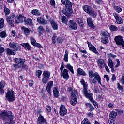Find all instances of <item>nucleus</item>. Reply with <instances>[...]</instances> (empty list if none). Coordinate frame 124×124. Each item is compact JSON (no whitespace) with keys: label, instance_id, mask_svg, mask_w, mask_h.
<instances>
[{"label":"nucleus","instance_id":"f257e3e1","mask_svg":"<svg viewBox=\"0 0 124 124\" xmlns=\"http://www.w3.org/2000/svg\"><path fill=\"white\" fill-rule=\"evenodd\" d=\"M13 61L14 62L16 63L12 65L13 69H14L15 71H16L18 68H20L21 70H27V69H29L28 65L25 64V62H26V59L21 57L14 58L13 59Z\"/></svg>","mask_w":124,"mask_h":124},{"label":"nucleus","instance_id":"f03ea898","mask_svg":"<svg viewBox=\"0 0 124 124\" xmlns=\"http://www.w3.org/2000/svg\"><path fill=\"white\" fill-rule=\"evenodd\" d=\"M7 118L9 119L10 122H6L4 124H15V120H14L15 117L11 111L5 110L4 111L0 112V119H2V120H6Z\"/></svg>","mask_w":124,"mask_h":124},{"label":"nucleus","instance_id":"7ed1b4c3","mask_svg":"<svg viewBox=\"0 0 124 124\" xmlns=\"http://www.w3.org/2000/svg\"><path fill=\"white\" fill-rule=\"evenodd\" d=\"M9 46L10 48H13V49H14V50H12V49L10 48H7L6 49V54L8 56H11V55H16V51H18L19 50V48L17 46V43L15 42L10 43Z\"/></svg>","mask_w":124,"mask_h":124},{"label":"nucleus","instance_id":"20e7f679","mask_svg":"<svg viewBox=\"0 0 124 124\" xmlns=\"http://www.w3.org/2000/svg\"><path fill=\"white\" fill-rule=\"evenodd\" d=\"M98 83L100 85H101V78L98 74V73H94V78L93 79H89V83L91 86L93 85H96V83Z\"/></svg>","mask_w":124,"mask_h":124},{"label":"nucleus","instance_id":"39448f33","mask_svg":"<svg viewBox=\"0 0 124 124\" xmlns=\"http://www.w3.org/2000/svg\"><path fill=\"white\" fill-rule=\"evenodd\" d=\"M101 34V42L104 44H107V43H108V42H109V37L110 36V33H109L107 31H102Z\"/></svg>","mask_w":124,"mask_h":124},{"label":"nucleus","instance_id":"423d86ee","mask_svg":"<svg viewBox=\"0 0 124 124\" xmlns=\"http://www.w3.org/2000/svg\"><path fill=\"white\" fill-rule=\"evenodd\" d=\"M14 18H15V13H12L11 16H6V21L8 23V25L11 26V27H12L13 28H14L15 26L14 25Z\"/></svg>","mask_w":124,"mask_h":124},{"label":"nucleus","instance_id":"0eeeda50","mask_svg":"<svg viewBox=\"0 0 124 124\" xmlns=\"http://www.w3.org/2000/svg\"><path fill=\"white\" fill-rule=\"evenodd\" d=\"M14 91L13 90L9 91V90L8 89V92L6 93V98L9 102H12V101H14V100L16 99L15 96H14Z\"/></svg>","mask_w":124,"mask_h":124},{"label":"nucleus","instance_id":"6e6552de","mask_svg":"<svg viewBox=\"0 0 124 124\" xmlns=\"http://www.w3.org/2000/svg\"><path fill=\"white\" fill-rule=\"evenodd\" d=\"M114 40L116 42V44L120 46V48H123V49H124V39H123V37L121 36H117L115 37Z\"/></svg>","mask_w":124,"mask_h":124},{"label":"nucleus","instance_id":"1a4fd4ad","mask_svg":"<svg viewBox=\"0 0 124 124\" xmlns=\"http://www.w3.org/2000/svg\"><path fill=\"white\" fill-rule=\"evenodd\" d=\"M84 93L87 98H89V100L93 98V94L90 90H88V87L86 86H85V88L83 89Z\"/></svg>","mask_w":124,"mask_h":124},{"label":"nucleus","instance_id":"9d476101","mask_svg":"<svg viewBox=\"0 0 124 124\" xmlns=\"http://www.w3.org/2000/svg\"><path fill=\"white\" fill-rule=\"evenodd\" d=\"M60 115L61 117H64L67 114V110L65 108V106L63 105H61L60 108Z\"/></svg>","mask_w":124,"mask_h":124},{"label":"nucleus","instance_id":"9b49d317","mask_svg":"<svg viewBox=\"0 0 124 124\" xmlns=\"http://www.w3.org/2000/svg\"><path fill=\"white\" fill-rule=\"evenodd\" d=\"M37 124H48V122L43 116L40 114L37 119Z\"/></svg>","mask_w":124,"mask_h":124},{"label":"nucleus","instance_id":"f8f14e48","mask_svg":"<svg viewBox=\"0 0 124 124\" xmlns=\"http://www.w3.org/2000/svg\"><path fill=\"white\" fill-rule=\"evenodd\" d=\"M25 18L26 17L23 16L22 15H17L15 17L16 23L19 24V23H23L25 21Z\"/></svg>","mask_w":124,"mask_h":124},{"label":"nucleus","instance_id":"ddd939ff","mask_svg":"<svg viewBox=\"0 0 124 124\" xmlns=\"http://www.w3.org/2000/svg\"><path fill=\"white\" fill-rule=\"evenodd\" d=\"M113 16H114L117 24H123V22H124V19H123V18H122L121 17H120V16L118 15V13H114Z\"/></svg>","mask_w":124,"mask_h":124},{"label":"nucleus","instance_id":"4468645a","mask_svg":"<svg viewBox=\"0 0 124 124\" xmlns=\"http://www.w3.org/2000/svg\"><path fill=\"white\" fill-rule=\"evenodd\" d=\"M68 26L69 29H71V30H77V23L74 20H71L69 21Z\"/></svg>","mask_w":124,"mask_h":124},{"label":"nucleus","instance_id":"2eb2a0df","mask_svg":"<svg viewBox=\"0 0 124 124\" xmlns=\"http://www.w3.org/2000/svg\"><path fill=\"white\" fill-rule=\"evenodd\" d=\"M97 64L99 68L100 69H102V68H104V66L106 65L104 60L102 59H98L97 60Z\"/></svg>","mask_w":124,"mask_h":124},{"label":"nucleus","instance_id":"dca6fc26","mask_svg":"<svg viewBox=\"0 0 124 124\" xmlns=\"http://www.w3.org/2000/svg\"><path fill=\"white\" fill-rule=\"evenodd\" d=\"M54 82L53 81H49L47 83L46 86V92L48 93V94L51 96L52 94V92H51V88L53 87Z\"/></svg>","mask_w":124,"mask_h":124},{"label":"nucleus","instance_id":"f3484780","mask_svg":"<svg viewBox=\"0 0 124 124\" xmlns=\"http://www.w3.org/2000/svg\"><path fill=\"white\" fill-rule=\"evenodd\" d=\"M62 12L67 17L69 18L72 15V9L65 8V10H63Z\"/></svg>","mask_w":124,"mask_h":124},{"label":"nucleus","instance_id":"a211bd4d","mask_svg":"<svg viewBox=\"0 0 124 124\" xmlns=\"http://www.w3.org/2000/svg\"><path fill=\"white\" fill-rule=\"evenodd\" d=\"M88 47H89V50L90 51H92V52H93V53H95L96 55H99V53H98V51L96 50L95 46H93L92 44L89 43Z\"/></svg>","mask_w":124,"mask_h":124},{"label":"nucleus","instance_id":"6ab92c4d","mask_svg":"<svg viewBox=\"0 0 124 124\" xmlns=\"http://www.w3.org/2000/svg\"><path fill=\"white\" fill-rule=\"evenodd\" d=\"M37 22H38L40 25H43V26H45V25H47V20L42 17L37 18Z\"/></svg>","mask_w":124,"mask_h":124},{"label":"nucleus","instance_id":"aec40b11","mask_svg":"<svg viewBox=\"0 0 124 124\" xmlns=\"http://www.w3.org/2000/svg\"><path fill=\"white\" fill-rule=\"evenodd\" d=\"M87 22L90 28H93V29H94V28H95V26H94V24L93 22V19H92V18L91 17L88 18L87 19Z\"/></svg>","mask_w":124,"mask_h":124},{"label":"nucleus","instance_id":"412c9836","mask_svg":"<svg viewBox=\"0 0 124 124\" xmlns=\"http://www.w3.org/2000/svg\"><path fill=\"white\" fill-rule=\"evenodd\" d=\"M24 23L25 25H28L29 26H33V22H32V19L31 18H26V17L24 18Z\"/></svg>","mask_w":124,"mask_h":124},{"label":"nucleus","instance_id":"4be33fe9","mask_svg":"<svg viewBox=\"0 0 124 124\" xmlns=\"http://www.w3.org/2000/svg\"><path fill=\"white\" fill-rule=\"evenodd\" d=\"M62 76L64 79L65 80H68L69 78V75H68V70L66 69H64L62 72Z\"/></svg>","mask_w":124,"mask_h":124},{"label":"nucleus","instance_id":"5701e85b","mask_svg":"<svg viewBox=\"0 0 124 124\" xmlns=\"http://www.w3.org/2000/svg\"><path fill=\"white\" fill-rule=\"evenodd\" d=\"M50 23L51 25V27L52 29L54 30H58V23L55 21V20L53 19L50 21Z\"/></svg>","mask_w":124,"mask_h":124},{"label":"nucleus","instance_id":"b1692460","mask_svg":"<svg viewBox=\"0 0 124 124\" xmlns=\"http://www.w3.org/2000/svg\"><path fill=\"white\" fill-rule=\"evenodd\" d=\"M59 18L61 19V22L63 23V24H65L66 25L67 24L68 22V20L66 18V16H61L60 15Z\"/></svg>","mask_w":124,"mask_h":124},{"label":"nucleus","instance_id":"393cba45","mask_svg":"<svg viewBox=\"0 0 124 124\" xmlns=\"http://www.w3.org/2000/svg\"><path fill=\"white\" fill-rule=\"evenodd\" d=\"M78 74L77 75V76H79L80 75H82V76H87L86 72L81 68L78 69Z\"/></svg>","mask_w":124,"mask_h":124},{"label":"nucleus","instance_id":"a878e982","mask_svg":"<svg viewBox=\"0 0 124 124\" xmlns=\"http://www.w3.org/2000/svg\"><path fill=\"white\" fill-rule=\"evenodd\" d=\"M5 86V83L4 82L1 81L0 83V94H4V90H3V88Z\"/></svg>","mask_w":124,"mask_h":124},{"label":"nucleus","instance_id":"bb28decb","mask_svg":"<svg viewBox=\"0 0 124 124\" xmlns=\"http://www.w3.org/2000/svg\"><path fill=\"white\" fill-rule=\"evenodd\" d=\"M20 45L22 46V47H24V48H26V49H27L29 51H31V45L29 44V43H22Z\"/></svg>","mask_w":124,"mask_h":124},{"label":"nucleus","instance_id":"cd10ccee","mask_svg":"<svg viewBox=\"0 0 124 124\" xmlns=\"http://www.w3.org/2000/svg\"><path fill=\"white\" fill-rule=\"evenodd\" d=\"M22 30L23 31L25 35L28 36V35H30V29L27 27H25V26L22 27Z\"/></svg>","mask_w":124,"mask_h":124},{"label":"nucleus","instance_id":"c85d7f7f","mask_svg":"<svg viewBox=\"0 0 124 124\" xmlns=\"http://www.w3.org/2000/svg\"><path fill=\"white\" fill-rule=\"evenodd\" d=\"M85 106L86 108H89V111L90 112H92V111H93V110H94V107H93V105L90 103H86L85 104Z\"/></svg>","mask_w":124,"mask_h":124},{"label":"nucleus","instance_id":"c756f323","mask_svg":"<svg viewBox=\"0 0 124 124\" xmlns=\"http://www.w3.org/2000/svg\"><path fill=\"white\" fill-rule=\"evenodd\" d=\"M53 95L54 97H56V98H58V97L60 96V93H59V90L56 87L54 88V89H53Z\"/></svg>","mask_w":124,"mask_h":124},{"label":"nucleus","instance_id":"7c9ffc66","mask_svg":"<svg viewBox=\"0 0 124 124\" xmlns=\"http://www.w3.org/2000/svg\"><path fill=\"white\" fill-rule=\"evenodd\" d=\"M37 31L39 32V36H41L43 33L44 32V28L42 27V26H40L38 29Z\"/></svg>","mask_w":124,"mask_h":124},{"label":"nucleus","instance_id":"2f4dec72","mask_svg":"<svg viewBox=\"0 0 124 124\" xmlns=\"http://www.w3.org/2000/svg\"><path fill=\"white\" fill-rule=\"evenodd\" d=\"M43 77H46V78H50L51 76V73L49 71H44L43 73Z\"/></svg>","mask_w":124,"mask_h":124},{"label":"nucleus","instance_id":"473e14b6","mask_svg":"<svg viewBox=\"0 0 124 124\" xmlns=\"http://www.w3.org/2000/svg\"><path fill=\"white\" fill-rule=\"evenodd\" d=\"M76 22L78 23V24H79V27H84V23L82 18H78L76 20Z\"/></svg>","mask_w":124,"mask_h":124},{"label":"nucleus","instance_id":"72a5a7b5","mask_svg":"<svg viewBox=\"0 0 124 124\" xmlns=\"http://www.w3.org/2000/svg\"><path fill=\"white\" fill-rule=\"evenodd\" d=\"M83 9L85 11V12H87V13H89L91 11H92V9L91 8V7L88 6V5H85L83 6Z\"/></svg>","mask_w":124,"mask_h":124},{"label":"nucleus","instance_id":"f704fd0d","mask_svg":"<svg viewBox=\"0 0 124 124\" xmlns=\"http://www.w3.org/2000/svg\"><path fill=\"white\" fill-rule=\"evenodd\" d=\"M31 13L33 15H36V16H40L41 15L40 11L37 9L32 10Z\"/></svg>","mask_w":124,"mask_h":124},{"label":"nucleus","instance_id":"c9c22d12","mask_svg":"<svg viewBox=\"0 0 124 124\" xmlns=\"http://www.w3.org/2000/svg\"><path fill=\"white\" fill-rule=\"evenodd\" d=\"M4 12L6 16L10 14V10L6 8V6L5 5H4Z\"/></svg>","mask_w":124,"mask_h":124},{"label":"nucleus","instance_id":"e433bc0d","mask_svg":"<svg viewBox=\"0 0 124 124\" xmlns=\"http://www.w3.org/2000/svg\"><path fill=\"white\" fill-rule=\"evenodd\" d=\"M71 94L72 98H77L78 97V93L75 90L72 91Z\"/></svg>","mask_w":124,"mask_h":124},{"label":"nucleus","instance_id":"4c0bfd02","mask_svg":"<svg viewBox=\"0 0 124 124\" xmlns=\"http://www.w3.org/2000/svg\"><path fill=\"white\" fill-rule=\"evenodd\" d=\"M4 28V19L0 18V30Z\"/></svg>","mask_w":124,"mask_h":124},{"label":"nucleus","instance_id":"58836bf2","mask_svg":"<svg viewBox=\"0 0 124 124\" xmlns=\"http://www.w3.org/2000/svg\"><path fill=\"white\" fill-rule=\"evenodd\" d=\"M89 100H90L92 103H93L95 108H98V104L96 101H95V100H93V98H92Z\"/></svg>","mask_w":124,"mask_h":124},{"label":"nucleus","instance_id":"ea45409f","mask_svg":"<svg viewBox=\"0 0 124 124\" xmlns=\"http://www.w3.org/2000/svg\"><path fill=\"white\" fill-rule=\"evenodd\" d=\"M0 36L1 38H5V37L7 36V34H6V30H4L3 31L0 32Z\"/></svg>","mask_w":124,"mask_h":124},{"label":"nucleus","instance_id":"a19ab883","mask_svg":"<svg viewBox=\"0 0 124 124\" xmlns=\"http://www.w3.org/2000/svg\"><path fill=\"white\" fill-rule=\"evenodd\" d=\"M77 98H72V99L70 100V104L71 105H73V106H74L76 105V103H77Z\"/></svg>","mask_w":124,"mask_h":124},{"label":"nucleus","instance_id":"79ce46f5","mask_svg":"<svg viewBox=\"0 0 124 124\" xmlns=\"http://www.w3.org/2000/svg\"><path fill=\"white\" fill-rule=\"evenodd\" d=\"M67 68L70 70V71L72 73V74H74V71L73 70V67L70 65V64H67L66 65Z\"/></svg>","mask_w":124,"mask_h":124},{"label":"nucleus","instance_id":"37998d69","mask_svg":"<svg viewBox=\"0 0 124 124\" xmlns=\"http://www.w3.org/2000/svg\"><path fill=\"white\" fill-rule=\"evenodd\" d=\"M109 117L111 119H115L117 117V113L115 111H112L109 114Z\"/></svg>","mask_w":124,"mask_h":124},{"label":"nucleus","instance_id":"c03bdc74","mask_svg":"<svg viewBox=\"0 0 124 124\" xmlns=\"http://www.w3.org/2000/svg\"><path fill=\"white\" fill-rule=\"evenodd\" d=\"M108 65L109 67H112L114 66V62H113V60L111 59H109L108 61Z\"/></svg>","mask_w":124,"mask_h":124},{"label":"nucleus","instance_id":"a18cd8bd","mask_svg":"<svg viewBox=\"0 0 124 124\" xmlns=\"http://www.w3.org/2000/svg\"><path fill=\"white\" fill-rule=\"evenodd\" d=\"M65 54L64 55V61L65 62H68V51L66 50H65Z\"/></svg>","mask_w":124,"mask_h":124},{"label":"nucleus","instance_id":"49530a36","mask_svg":"<svg viewBox=\"0 0 124 124\" xmlns=\"http://www.w3.org/2000/svg\"><path fill=\"white\" fill-rule=\"evenodd\" d=\"M57 34H54L53 36L52 37V44L54 45L56 44V42H57Z\"/></svg>","mask_w":124,"mask_h":124},{"label":"nucleus","instance_id":"de8ad7c7","mask_svg":"<svg viewBox=\"0 0 124 124\" xmlns=\"http://www.w3.org/2000/svg\"><path fill=\"white\" fill-rule=\"evenodd\" d=\"M48 81H49V78H46L45 77H43V78L42 79V82L43 84H46V83H48Z\"/></svg>","mask_w":124,"mask_h":124},{"label":"nucleus","instance_id":"09e8293b","mask_svg":"<svg viewBox=\"0 0 124 124\" xmlns=\"http://www.w3.org/2000/svg\"><path fill=\"white\" fill-rule=\"evenodd\" d=\"M65 8L68 9H72V3L70 2V1H68V3H67Z\"/></svg>","mask_w":124,"mask_h":124},{"label":"nucleus","instance_id":"8fccbe9b","mask_svg":"<svg viewBox=\"0 0 124 124\" xmlns=\"http://www.w3.org/2000/svg\"><path fill=\"white\" fill-rule=\"evenodd\" d=\"M114 10L115 11L118 12V13H120V12H122V8L118 6H114Z\"/></svg>","mask_w":124,"mask_h":124},{"label":"nucleus","instance_id":"3c124183","mask_svg":"<svg viewBox=\"0 0 124 124\" xmlns=\"http://www.w3.org/2000/svg\"><path fill=\"white\" fill-rule=\"evenodd\" d=\"M93 85H92V89L93 91V92L95 93H99V90L98 88H96V86H94L93 87Z\"/></svg>","mask_w":124,"mask_h":124},{"label":"nucleus","instance_id":"603ef678","mask_svg":"<svg viewBox=\"0 0 124 124\" xmlns=\"http://www.w3.org/2000/svg\"><path fill=\"white\" fill-rule=\"evenodd\" d=\"M109 29L110 30V31H118V27H117V26H115V25H111L109 27Z\"/></svg>","mask_w":124,"mask_h":124},{"label":"nucleus","instance_id":"864d4df0","mask_svg":"<svg viewBox=\"0 0 124 124\" xmlns=\"http://www.w3.org/2000/svg\"><path fill=\"white\" fill-rule=\"evenodd\" d=\"M89 15H90L91 17H92L93 18H95L96 17V15H95V13L94 12L91 11L89 13Z\"/></svg>","mask_w":124,"mask_h":124},{"label":"nucleus","instance_id":"5fc2aeb1","mask_svg":"<svg viewBox=\"0 0 124 124\" xmlns=\"http://www.w3.org/2000/svg\"><path fill=\"white\" fill-rule=\"evenodd\" d=\"M42 73V71L41 70H37L36 71V76H37L38 78H40V76Z\"/></svg>","mask_w":124,"mask_h":124},{"label":"nucleus","instance_id":"6e6d98bb","mask_svg":"<svg viewBox=\"0 0 124 124\" xmlns=\"http://www.w3.org/2000/svg\"><path fill=\"white\" fill-rule=\"evenodd\" d=\"M81 124H92L88 119H84L83 121L81 122Z\"/></svg>","mask_w":124,"mask_h":124},{"label":"nucleus","instance_id":"4d7b16f0","mask_svg":"<svg viewBox=\"0 0 124 124\" xmlns=\"http://www.w3.org/2000/svg\"><path fill=\"white\" fill-rule=\"evenodd\" d=\"M30 40L31 44L34 46L35 45V44L36 43V40H35V39L32 37H31L30 38Z\"/></svg>","mask_w":124,"mask_h":124},{"label":"nucleus","instance_id":"13d9d810","mask_svg":"<svg viewBox=\"0 0 124 124\" xmlns=\"http://www.w3.org/2000/svg\"><path fill=\"white\" fill-rule=\"evenodd\" d=\"M80 83L83 85L84 89L85 88V86H86V88H88V84L85 82V80H84V79H82L80 81Z\"/></svg>","mask_w":124,"mask_h":124},{"label":"nucleus","instance_id":"bf43d9fd","mask_svg":"<svg viewBox=\"0 0 124 124\" xmlns=\"http://www.w3.org/2000/svg\"><path fill=\"white\" fill-rule=\"evenodd\" d=\"M46 112H48V113H50L52 110V108L49 105H47L46 107Z\"/></svg>","mask_w":124,"mask_h":124},{"label":"nucleus","instance_id":"052dcab7","mask_svg":"<svg viewBox=\"0 0 124 124\" xmlns=\"http://www.w3.org/2000/svg\"><path fill=\"white\" fill-rule=\"evenodd\" d=\"M115 111H117V113H118L119 115H123V114L124 113V110L122 109H119L118 108H116L115 109Z\"/></svg>","mask_w":124,"mask_h":124},{"label":"nucleus","instance_id":"680f3d73","mask_svg":"<svg viewBox=\"0 0 124 124\" xmlns=\"http://www.w3.org/2000/svg\"><path fill=\"white\" fill-rule=\"evenodd\" d=\"M117 85V89L119 91H124V88H123V86H122L121 84H120V83H118Z\"/></svg>","mask_w":124,"mask_h":124},{"label":"nucleus","instance_id":"e2e57ef3","mask_svg":"<svg viewBox=\"0 0 124 124\" xmlns=\"http://www.w3.org/2000/svg\"><path fill=\"white\" fill-rule=\"evenodd\" d=\"M69 1V0H61V3H62V4H63V5H65V6Z\"/></svg>","mask_w":124,"mask_h":124},{"label":"nucleus","instance_id":"0e129e2a","mask_svg":"<svg viewBox=\"0 0 124 124\" xmlns=\"http://www.w3.org/2000/svg\"><path fill=\"white\" fill-rule=\"evenodd\" d=\"M89 77L91 78H93V77H94V73H93V71L89 72Z\"/></svg>","mask_w":124,"mask_h":124},{"label":"nucleus","instance_id":"69168bd1","mask_svg":"<svg viewBox=\"0 0 124 124\" xmlns=\"http://www.w3.org/2000/svg\"><path fill=\"white\" fill-rule=\"evenodd\" d=\"M117 61V64L115 66V67H119V66H121V62L119 60V59H116Z\"/></svg>","mask_w":124,"mask_h":124},{"label":"nucleus","instance_id":"338daca9","mask_svg":"<svg viewBox=\"0 0 124 124\" xmlns=\"http://www.w3.org/2000/svg\"><path fill=\"white\" fill-rule=\"evenodd\" d=\"M46 29L47 32H49V33L50 32H52V30H51V27L49 26H46Z\"/></svg>","mask_w":124,"mask_h":124},{"label":"nucleus","instance_id":"774afa93","mask_svg":"<svg viewBox=\"0 0 124 124\" xmlns=\"http://www.w3.org/2000/svg\"><path fill=\"white\" fill-rule=\"evenodd\" d=\"M62 41H63V40L62 37H58L57 38V42H58V43H62Z\"/></svg>","mask_w":124,"mask_h":124}]
</instances>
